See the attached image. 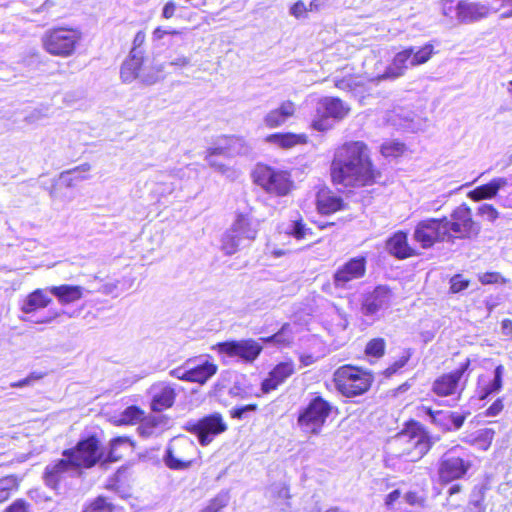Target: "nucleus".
<instances>
[{
  "instance_id": "nucleus-1",
  "label": "nucleus",
  "mask_w": 512,
  "mask_h": 512,
  "mask_svg": "<svg viewBox=\"0 0 512 512\" xmlns=\"http://www.w3.org/2000/svg\"><path fill=\"white\" fill-rule=\"evenodd\" d=\"M331 177L336 185L359 187L375 182L376 172L361 141L348 142L339 147L331 164Z\"/></svg>"
},
{
  "instance_id": "nucleus-2",
  "label": "nucleus",
  "mask_w": 512,
  "mask_h": 512,
  "mask_svg": "<svg viewBox=\"0 0 512 512\" xmlns=\"http://www.w3.org/2000/svg\"><path fill=\"white\" fill-rule=\"evenodd\" d=\"M437 441L416 421H410L390 442L387 465L395 458L406 462H416L423 458Z\"/></svg>"
},
{
  "instance_id": "nucleus-3",
  "label": "nucleus",
  "mask_w": 512,
  "mask_h": 512,
  "mask_svg": "<svg viewBox=\"0 0 512 512\" xmlns=\"http://www.w3.org/2000/svg\"><path fill=\"white\" fill-rule=\"evenodd\" d=\"M334 410L332 403L315 394L299 410L297 424L304 433L319 435Z\"/></svg>"
},
{
  "instance_id": "nucleus-4",
  "label": "nucleus",
  "mask_w": 512,
  "mask_h": 512,
  "mask_svg": "<svg viewBox=\"0 0 512 512\" xmlns=\"http://www.w3.org/2000/svg\"><path fill=\"white\" fill-rule=\"evenodd\" d=\"M434 47L427 43L423 47H408L398 52L393 57L390 65L387 66L385 72L378 75L373 80L397 79L405 74L410 67H415L426 63L433 55Z\"/></svg>"
},
{
  "instance_id": "nucleus-5",
  "label": "nucleus",
  "mask_w": 512,
  "mask_h": 512,
  "mask_svg": "<svg viewBox=\"0 0 512 512\" xmlns=\"http://www.w3.org/2000/svg\"><path fill=\"white\" fill-rule=\"evenodd\" d=\"M374 378L359 367L343 365L334 372V382L339 393L347 398L356 397L369 390Z\"/></svg>"
},
{
  "instance_id": "nucleus-6",
  "label": "nucleus",
  "mask_w": 512,
  "mask_h": 512,
  "mask_svg": "<svg viewBox=\"0 0 512 512\" xmlns=\"http://www.w3.org/2000/svg\"><path fill=\"white\" fill-rule=\"evenodd\" d=\"M82 38L78 29L68 27H56L45 31L42 36L44 49L51 55L69 57Z\"/></svg>"
},
{
  "instance_id": "nucleus-7",
  "label": "nucleus",
  "mask_w": 512,
  "mask_h": 512,
  "mask_svg": "<svg viewBox=\"0 0 512 512\" xmlns=\"http://www.w3.org/2000/svg\"><path fill=\"white\" fill-rule=\"evenodd\" d=\"M198 453V448L193 440L179 435L168 443L163 461L171 470H186L192 466Z\"/></svg>"
},
{
  "instance_id": "nucleus-8",
  "label": "nucleus",
  "mask_w": 512,
  "mask_h": 512,
  "mask_svg": "<svg viewBox=\"0 0 512 512\" xmlns=\"http://www.w3.org/2000/svg\"><path fill=\"white\" fill-rule=\"evenodd\" d=\"M257 231V223L246 215H237L231 228L222 237V250L226 255H233L239 248L249 245L256 238Z\"/></svg>"
},
{
  "instance_id": "nucleus-9",
  "label": "nucleus",
  "mask_w": 512,
  "mask_h": 512,
  "mask_svg": "<svg viewBox=\"0 0 512 512\" xmlns=\"http://www.w3.org/2000/svg\"><path fill=\"white\" fill-rule=\"evenodd\" d=\"M449 243L456 239H472L478 236L480 225L473 220L472 211L462 204L455 208L450 218L443 217Z\"/></svg>"
},
{
  "instance_id": "nucleus-10",
  "label": "nucleus",
  "mask_w": 512,
  "mask_h": 512,
  "mask_svg": "<svg viewBox=\"0 0 512 512\" xmlns=\"http://www.w3.org/2000/svg\"><path fill=\"white\" fill-rule=\"evenodd\" d=\"M62 455L68 457L80 472L104 459V451L95 435L82 437L75 447L64 450Z\"/></svg>"
},
{
  "instance_id": "nucleus-11",
  "label": "nucleus",
  "mask_w": 512,
  "mask_h": 512,
  "mask_svg": "<svg viewBox=\"0 0 512 512\" xmlns=\"http://www.w3.org/2000/svg\"><path fill=\"white\" fill-rule=\"evenodd\" d=\"M253 175L259 186L275 196H286L293 187V181L287 171L268 165L258 164Z\"/></svg>"
},
{
  "instance_id": "nucleus-12",
  "label": "nucleus",
  "mask_w": 512,
  "mask_h": 512,
  "mask_svg": "<svg viewBox=\"0 0 512 512\" xmlns=\"http://www.w3.org/2000/svg\"><path fill=\"white\" fill-rule=\"evenodd\" d=\"M185 429L197 437L201 446H207L215 437L224 433L228 426L222 415L215 412L197 420L191 419L187 421Z\"/></svg>"
},
{
  "instance_id": "nucleus-13",
  "label": "nucleus",
  "mask_w": 512,
  "mask_h": 512,
  "mask_svg": "<svg viewBox=\"0 0 512 512\" xmlns=\"http://www.w3.org/2000/svg\"><path fill=\"white\" fill-rule=\"evenodd\" d=\"M460 449L453 448L439 460L438 477L443 484L463 478L471 467V463L465 454L459 453Z\"/></svg>"
},
{
  "instance_id": "nucleus-14",
  "label": "nucleus",
  "mask_w": 512,
  "mask_h": 512,
  "mask_svg": "<svg viewBox=\"0 0 512 512\" xmlns=\"http://www.w3.org/2000/svg\"><path fill=\"white\" fill-rule=\"evenodd\" d=\"M217 365L203 359H189L183 366L172 369L169 374L179 380L204 384L217 372Z\"/></svg>"
},
{
  "instance_id": "nucleus-15",
  "label": "nucleus",
  "mask_w": 512,
  "mask_h": 512,
  "mask_svg": "<svg viewBox=\"0 0 512 512\" xmlns=\"http://www.w3.org/2000/svg\"><path fill=\"white\" fill-rule=\"evenodd\" d=\"M367 259L365 256L352 257L335 270L332 280L336 289L350 290L354 283L366 274Z\"/></svg>"
},
{
  "instance_id": "nucleus-16",
  "label": "nucleus",
  "mask_w": 512,
  "mask_h": 512,
  "mask_svg": "<svg viewBox=\"0 0 512 512\" xmlns=\"http://www.w3.org/2000/svg\"><path fill=\"white\" fill-rule=\"evenodd\" d=\"M413 237L424 249L432 247L437 242H448L443 217L420 221L415 227Z\"/></svg>"
},
{
  "instance_id": "nucleus-17",
  "label": "nucleus",
  "mask_w": 512,
  "mask_h": 512,
  "mask_svg": "<svg viewBox=\"0 0 512 512\" xmlns=\"http://www.w3.org/2000/svg\"><path fill=\"white\" fill-rule=\"evenodd\" d=\"M215 349L222 355L252 363L261 353L262 345L253 339L231 340L217 343Z\"/></svg>"
},
{
  "instance_id": "nucleus-18",
  "label": "nucleus",
  "mask_w": 512,
  "mask_h": 512,
  "mask_svg": "<svg viewBox=\"0 0 512 512\" xmlns=\"http://www.w3.org/2000/svg\"><path fill=\"white\" fill-rule=\"evenodd\" d=\"M80 474L81 472L74 463L68 457H63L46 466L43 479L49 488L58 490L62 485H65L68 478L76 477Z\"/></svg>"
},
{
  "instance_id": "nucleus-19",
  "label": "nucleus",
  "mask_w": 512,
  "mask_h": 512,
  "mask_svg": "<svg viewBox=\"0 0 512 512\" xmlns=\"http://www.w3.org/2000/svg\"><path fill=\"white\" fill-rule=\"evenodd\" d=\"M349 110V107L341 99L325 97L318 102L317 114L320 118L313 121V127L318 131H325L330 127L329 118L342 119Z\"/></svg>"
},
{
  "instance_id": "nucleus-20",
  "label": "nucleus",
  "mask_w": 512,
  "mask_h": 512,
  "mask_svg": "<svg viewBox=\"0 0 512 512\" xmlns=\"http://www.w3.org/2000/svg\"><path fill=\"white\" fill-rule=\"evenodd\" d=\"M470 363V359L467 358L454 371L443 374L435 379L432 385V391L441 397L455 394L460 381L464 378V382H466L468 379Z\"/></svg>"
},
{
  "instance_id": "nucleus-21",
  "label": "nucleus",
  "mask_w": 512,
  "mask_h": 512,
  "mask_svg": "<svg viewBox=\"0 0 512 512\" xmlns=\"http://www.w3.org/2000/svg\"><path fill=\"white\" fill-rule=\"evenodd\" d=\"M224 141L225 145L209 148L207 150V155L205 157L209 166L220 172L225 171V165L221 162L216 161L215 156H232L236 154H247L249 152V147L247 146L245 141L240 137H225Z\"/></svg>"
},
{
  "instance_id": "nucleus-22",
  "label": "nucleus",
  "mask_w": 512,
  "mask_h": 512,
  "mask_svg": "<svg viewBox=\"0 0 512 512\" xmlns=\"http://www.w3.org/2000/svg\"><path fill=\"white\" fill-rule=\"evenodd\" d=\"M391 299L392 291L387 286L379 285L364 296L361 312L365 316H375L379 311L390 306Z\"/></svg>"
},
{
  "instance_id": "nucleus-23",
  "label": "nucleus",
  "mask_w": 512,
  "mask_h": 512,
  "mask_svg": "<svg viewBox=\"0 0 512 512\" xmlns=\"http://www.w3.org/2000/svg\"><path fill=\"white\" fill-rule=\"evenodd\" d=\"M421 411L429 417L433 424L444 431L459 430L465 421V416L463 414L451 411L433 410L426 406H422Z\"/></svg>"
},
{
  "instance_id": "nucleus-24",
  "label": "nucleus",
  "mask_w": 512,
  "mask_h": 512,
  "mask_svg": "<svg viewBox=\"0 0 512 512\" xmlns=\"http://www.w3.org/2000/svg\"><path fill=\"white\" fill-rule=\"evenodd\" d=\"M294 372L295 365L292 361L277 364L269 372L268 377L262 381L261 390L263 393H269L270 391L277 389V387L292 376Z\"/></svg>"
},
{
  "instance_id": "nucleus-25",
  "label": "nucleus",
  "mask_w": 512,
  "mask_h": 512,
  "mask_svg": "<svg viewBox=\"0 0 512 512\" xmlns=\"http://www.w3.org/2000/svg\"><path fill=\"white\" fill-rule=\"evenodd\" d=\"M151 409L154 412H162L170 408L176 398V392L172 385L159 383L151 388Z\"/></svg>"
},
{
  "instance_id": "nucleus-26",
  "label": "nucleus",
  "mask_w": 512,
  "mask_h": 512,
  "mask_svg": "<svg viewBox=\"0 0 512 512\" xmlns=\"http://www.w3.org/2000/svg\"><path fill=\"white\" fill-rule=\"evenodd\" d=\"M508 185V179L505 177H495L488 183L477 186L468 193V198L472 201L478 202L481 200H488L495 198L499 191Z\"/></svg>"
},
{
  "instance_id": "nucleus-27",
  "label": "nucleus",
  "mask_w": 512,
  "mask_h": 512,
  "mask_svg": "<svg viewBox=\"0 0 512 512\" xmlns=\"http://www.w3.org/2000/svg\"><path fill=\"white\" fill-rule=\"evenodd\" d=\"M386 250L398 259H406L415 255V251L408 244L407 233L398 231L386 241Z\"/></svg>"
},
{
  "instance_id": "nucleus-28",
  "label": "nucleus",
  "mask_w": 512,
  "mask_h": 512,
  "mask_svg": "<svg viewBox=\"0 0 512 512\" xmlns=\"http://www.w3.org/2000/svg\"><path fill=\"white\" fill-rule=\"evenodd\" d=\"M143 65V52L140 49H132L128 59L121 66L120 76L123 82L131 83L137 79Z\"/></svg>"
},
{
  "instance_id": "nucleus-29",
  "label": "nucleus",
  "mask_w": 512,
  "mask_h": 512,
  "mask_svg": "<svg viewBox=\"0 0 512 512\" xmlns=\"http://www.w3.org/2000/svg\"><path fill=\"white\" fill-rule=\"evenodd\" d=\"M296 111L295 104L290 101H284L281 105L269 111L264 117V124L268 128H277L287 122L289 118H291Z\"/></svg>"
},
{
  "instance_id": "nucleus-30",
  "label": "nucleus",
  "mask_w": 512,
  "mask_h": 512,
  "mask_svg": "<svg viewBox=\"0 0 512 512\" xmlns=\"http://www.w3.org/2000/svg\"><path fill=\"white\" fill-rule=\"evenodd\" d=\"M47 290L57 298L61 305H68L78 301L83 297L84 292H87L82 286L67 284L51 286Z\"/></svg>"
},
{
  "instance_id": "nucleus-31",
  "label": "nucleus",
  "mask_w": 512,
  "mask_h": 512,
  "mask_svg": "<svg viewBox=\"0 0 512 512\" xmlns=\"http://www.w3.org/2000/svg\"><path fill=\"white\" fill-rule=\"evenodd\" d=\"M491 8L481 2L459 1L460 22H473L486 17Z\"/></svg>"
},
{
  "instance_id": "nucleus-32",
  "label": "nucleus",
  "mask_w": 512,
  "mask_h": 512,
  "mask_svg": "<svg viewBox=\"0 0 512 512\" xmlns=\"http://www.w3.org/2000/svg\"><path fill=\"white\" fill-rule=\"evenodd\" d=\"M504 366L498 365L493 372V379L485 382L484 378H479L478 396L479 399L484 400L489 396L501 391L503 386Z\"/></svg>"
},
{
  "instance_id": "nucleus-33",
  "label": "nucleus",
  "mask_w": 512,
  "mask_h": 512,
  "mask_svg": "<svg viewBox=\"0 0 512 512\" xmlns=\"http://www.w3.org/2000/svg\"><path fill=\"white\" fill-rule=\"evenodd\" d=\"M51 301L52 299L45 290L36 289L23 300L21 311L25 314H33L37 310L47 307Z\"/></svg>"
},
{
  "instance_id": "nucleus-34",
  "label": "nucleus",
  "mask_w": 512,
  "mask_h": 512,
  "mask_svg": "<svg viewBox=\"0 0 512 512\" xmlns=\"http://www.w3.org/2000/svg\"><path fill=\"white\" fill-rule=\"evenodd\" d=\"M336 88L351 93L354 97L363 98L366 93L363 79L359 76L348 75L342 78L335 77Z\"/></svg>"
},
{
  "instance_id": "nucleus-35",
  "label": "nucleus",
  "mask_w": 512,
  "mask_h": 512,
  "mask_svg": "<svg viewBox=\"0 0 512 512\" xmlns=\"http://www.w3.org/2000/svg\"><path fill=\"white\" fill-rule=\"evenodd\" d=\"M316 202L317 209L321 214H332L343 208L342 198L330 191L318 192Z\"/></svg>"
},
{
  "instance_id": "nucleus-36",
  "label": "nucleus",
  "mask_w": 512,
  "mask_h": 512,
  "mask_svg": "<svg viewBox=\"0 0 512 512\" xmlns=\"http://www.w3.org/2000/svg\"><path fill=\"white\" fill-rule=\"evenodd\" d=\"M265 141L269 144L275 145L283 149L292 148L298 144L306 142V136L304 134L295 133H274L270 134L265 138Z\"/></svg>"
},
{
  "instance_id": "nucleus-37",
  "label": "nucleus",
  "mask_w": 512,
  "mask_h": 512,
  "mask_svg": "<svg viewBox=\"0 0 512 512\" xmlns=\"http://www.w3.org/2000/svg\"><path fill=\"white\" fill-rule=\"evenodd\" d=\"M163 426L164 421L162 416L150 415L142 417L137 431L141 437L149 438L158 435L162 431Z\"/></svg>"
},
{
  "instance_id": "nucleus-38",
  "label": "nucleus",
  "mask_w": 512,
  "mask_h": 512,
  "mask_svg": "<svg viewBox=\"0 0 512 512\" xmlns=\"http://www.w3.org/2000/svg\"><path fill=\"white\" fill-rule=\"evenodd\" d=\"M163 69L164 67L162 64H155L150 66L144 64L141 68V72H139L137 79L146 85H153L163 78Z\"/></svg>"
},
{
  "instance_id": "nucleus-39",
  "label": "nucleus",
  "mask_w": 512,
  "mask_h": 512,
  "mask_svg": "<svg viewBox=\"0 0 512 512\" xmlns=\"http://www.w3.org/2000/svg\"><path fill=\"white\" fill-rule=\"evenodd\" d=\"M89 170L90 165L85 163L74 169L62 172L60 174L59 180L62 184L71 187L75 182L87 179V176L84 173H87Z\"/></svg>"
},
{
  "instance_id": "nucleus-40",
  "label": "nucleus",
  "mask_w": 512,
  "mask_h": 512,
  "mask_svg": "<svg viewBox=\"0 0 512 512\" xmlns=\"http://www.w3.org/2000/svg\"><path fill=\"white\" fill-rule=\"evenodd\" d=\"M285 233L297 240L306 238L308 235H312V230L306 226L301 217L293 219L285 228Z\"/></svg>"
},
{
  "instance_id": "nucleus-41",
  "label": "nucleus",
  "mask_w": 512,
  "mask_h": 512,
  "mask_svg": "<svg viewBox=\"0 0 512 512\" xmlns=\"http://www.w3.org/2000/svg\"><path fill=\"white\" fill-rule=\"evenodd\" d=\"M262 340L266 343H274L280 347L288 346L293 340L291 327L289 324H284L277 333L270 337L262 338Z\"/></svg>"
},
{
  "instance_id": "nucleus-42",
  "label": "nucleus",
  "mask_w": 512,
  "mask_h": 512,
  "mask_svg": "<svg viewBox=\"0 0 512 512\" xmlns=\"http://www.w3.org/2000/svg\"><path fill=\"white\" fill-rule=\"evenodd\" d=\"M19 479L15 475H8L0 478V503L6 501L11 493L17 490Z\"/></svg>"
},
{
  "instance_id": "nucleus-43",
  "label": "nucleus",
  "mask_w": 512,
  "mask_h": 512,
  "mask_svg": "<svg viewBox=\"0 0 512 512\" xmlns=\"http://www.w3.org/2000/svg\"><path fill=\"white\" fill-rule=\"evenodd\" d=\"M78 312H72L69 313L65 310H56V309H49L47 311V315L44 317H36L35 315H32L29 319H26L27 321H30L35 324H50L54 320H56L61 315H67L69 318H73L78 316Z\"/></svg>"
},
{
  "instance_id": "nucleus-44",
  "label": "nucleus",
  "mask_w": 512,
  "mask_h": 512,
  "mask_svg": "<svg viewBox=\"0 0 512 512\" xmlns=\"http://www.w3.org/2000/svg\"><path fill=\"white\" fill-rule=\"evenodd\" d=\"M484 499L485 495L483 489H474L464 512H485L486 506L484 505Z\"/></svg>"
},
{
  "instance_id": "nucleus-45",
  "label": "nucleus",
  "mask_w": 512,
  "mask_h": 512,
  "mask_svg": "<svg viewBox=\"0 0 512 512\" xmlns=\"http://www.w3.org/2000/svg\"><path fill=\"white\" fill-rule=\"evenodd\" d=\"M230 495L228 491L219 492L201 512H220L229 503Z\"/></svg>"
},
{
  "instance_id": "nucleus-46",
  "label": "nucleus",
  "mask_w": 512,
  "mask_h": 512,
  "mask_svg": "<svg viewBox=\"0 0 512 512\" xmlns=\"http://www.w3.org/2000/svg\"><path fill=\"white\" fill-rule=\"evenodd\" d=\"M143 414V411L139 407L129 406L121 413L118 422L124 425L133 424L136 421H140Z\"/></svg>"
},
{
  "instance_id": "nucleus-47",
  "label": "nucleus",
  "mask_w": 512,
  "mask_h": 512,
  "mask_svg": "<svg viewBox=\"0 0 512 512\" xmlns=\"http://www.w3.org/2000/svg\"><path fill=\"white\" fill-rule=\"evenodd\" d=\"M129 439L127 437H117L110 441V449L107 457L104 459L105 462H116L121 458V455L117 453V450L121 446H128Z\"/></svg>"
},
{
  "instance_id": "nucleus-48",
  "label": "nucleus",
  "mask_w": 512,
  "mask_h": 512,
  "mask_svg": "<svg viewBox=\"0 0 512 512\" xmlns=\"http://www.w3.org/2000/svg\"><path fill=\"white\" fill-rule=\"evenodd\" d=\"M385 347L386 343L383 338H374L367 343L365 353L367 356L380 358L384 355Z\"/></svg>"
},
{
  "instance_id": "nucleus-49",
  "label": "nucleus",
  "mask_w": 512,
  "mask_h": 512,
  "mask_svg": "<svg viewBox=\"0 0 512 512\" xmlns=\"http://www.w3.org/2000/svg\"><path fill=\"white\" fill-rule=\"evenodd\" d=\"M412 349H404L401 356L395 360L386 370L385 375L390 377L397 373L401 368H403L409 361L412 356Z\"/></svg>"
},
{
  "instance_id": "nucleus-50",
  "label": "nucleus",
  "mask_w": 512,
  "mask_h": 512,
  "mask_svg": "<svg viewBox=\"0 0 512 512\" xmlns=\"http://www.w3.org/2000/svg\"><path fill=\"white\" fill-rule=\"evenodd\" d=\"M440 6L441 12L445 17L460 22L459 2L455 4L454 0H441Z\"/></svg>"
},
{
  "instance_id": "nucleus-51",
  "label": "nucleus",
  "mask_w": 512,
  "mask_h": 512,
  "mask_svg": "<svg viewBox=\"0 0 512 512\" xmlns=\"http://www.w3.org/2000/svg\"><path fill=\"white\" fill-rule=\"evenodd\" d=\"M113 505L108 500L99 496L92 501L82 512H112Z\"/></svg>"
},
{
  "instance_id": "nucleus-52",
  "label": "nucleus",
  "mask_w": 512,
  "mask_h": 512,
  "mask_svg": "<svg viewBox=\"0 0 512 512\" xmlns=\"http://www.w3.org/2000/svg\"><path fill=\"white\" fill-rule=\"evenodd\" d=\"M404 151V144L396 141L383 143L381 153L384 157H396Z\"/></svg>"
},
{
  "instance_id": "nucleus-53",
  "label": "nucleus",
  "mask_w": 512,
  "mask_h": 512,
  "mask_svg": "<svg viewBox=\"0 0 512 512\" xmlns=\"http://www.w3.org/2000/svg\"><path fill=\"white\" fill-rule=\"evenodd\" d=\"M257 410L256 404H248L242 406H236L230 410V415L235 419H244L251 412H255Z\"/></svg>"
},
{
  "instance_id": "nucleus-54",
  "label": "nucleus",
  "mask_w": 512,
  "mask_h": 512,
  "mask_svg": "<svg viewBox=\"0 0 512 512\" xmlns=\"http://www.w3.org/2000/svg\"><path fill=\"white\" fill-rule=\"evenodd\" d=\"M477 213L490 222H494L499 217V213L496 208L493 205L486 203L478 207Z\"/></svg>"
},
{
  "instance_id": "nucleus-55",
  "label": "nucleus",
  "mask_w": 512,
  "mask_h": 512,
  "mask_svg": "<svg viewBox=\"0 0 512 512\" xmlns=\"http://www.w3.org/2000/svg\"><path fill=\"white\" fill-rule=\"evenodd\" d=\"M43 377L42 373L32 372L26 378L13 382L10 384L12 388H23L29 385H32L35 381L41 379Z\"/></svg>"
},
{
  "instance_id": "nucleus-56",
  "label": "nucleus",
  "mask_w": 512,
  "mask_h": 512,
  "mask_svg": "<svg viewBox=\"0 0 512 512\" xmlns=\"http://www.w3.org/2000/svg\"><path fill=\"white\" fill-rule=\"evenodd\" d=\"M450 290L453 293L461 292L469 286V281L464 279L461 275H455L450 280Z\"/></svg>"
},
{
  "instance_id": "nucleus-57",
  "label": "nucleus",
  "mask_w": 512,
  "mask_h": 512,
  "mask_svg": "<svg viewBox=\"0 0 512 512\" xmlns=\"http://www.w3.org/2000/svg\"><path fill=\"white\" fill-rule=\"evenodd\" d=\"M6 512H32L30 504L23 499L15 500L7 507Z\"/></svg>"
},
{
  "instance_id": "nucleus-58",
  "label": "nucleus",
  "mask_w": 512,
  "mask_h": 512,
  "mask_svg": "<svg viewBox=\"0 0 512 512\" xmlns=\"http://www.w3.org/2000/svg\"><path fill=\"white\" fill-rule=\"evenodd\" d=\"M502 280V276L498 272H486L479 276V281L483 285L499 283Z\"/></svg>"
},
{
  "instance_id": "nucleus-59",
  "label": "nucleus",
  "mask_w": 512,
  "mask_h": 512,
  "mask_svg": "<svg viewBox=\"0 0 512 512\" xmlns=\"http://www.w3.org/2000/svg\"><path fill=\"white\" fill-rule=\"evenodd\" d=\"M504 408L503 400L501 398L496 399L486 411V415L490 417L497 416Z\"/></svg>"
},
{
  "instance_id": "nucleus-60",
  "label": "nucleus",
  "mask_w": 512,
  "mask_h": 512,
  "mask_svg": "<svg viewBox=\"0 0 512 512\" xmlns=\"http://www.w3.org/2000/svg\"><path fill=\"white\" fill-rule=\"evenodd\" d=\"M307 10L308 8L305 6L304 2L297 1L290 8V14L295 16L296 18H300L305 14Z\"/></svg>"
},
{
  "instance_id": "nucleus-61",
  "label": "nucleus",
  "mask_w": 512,
  "mask_h": 512,
  "mask_svg": "<svg viewBox=\"0 0 512 512\" xmlns=\"http://www.w3.org/2000/svg\"><path fill=\"white\" fill-rule=\"evenodd\" d=\"M118 288V281L115 282H108L102 284L99 288L96 289V291L104 294V295H111L114 294V292Z\"/></svg>"
},
{
  "instance_id": "nucleus-62",
  "label": "nucleus",
  "mask_w": 512,
  "mask_h": 512,
  "mask_svg": "<svg viewBox=\"0 0 512 512\" xmlns=\"http://www.w3.org/2000/svg\"><path fill=\"white\" fill-rule=\"evenodd\" d=\"M169 64L174 67L183 68L190 64V58L184 55H178L170 59Z\"/></svg>"
},
{
  "instance_id": "nucleus-63",
  "label": "nucleus",
  "mask_w": 512,
  "mask_h": 512,
  "mask_svg": "<svg viewBox=\"0 0 512 512\" xmlns=\"http://www.w3.org/2000/svg\"><path fill=\"white\" fill-rule=\"evenodd\" d=\"M401 497V492L399 489H395L390 492L385 498V505L390 508L394 505V503Z\"/></svg>"
},
{
  "instance_id": "nucleus-64",
  "label": "nucleus",
  "mask_w": 512,
  "mask_h": 512,
  "mask_svg": "<svg viewBox=\"0 0 512 512\" xmlns=\"http://www.w3.org/2000/svg\"><path fill=\"white\" fill-rule=\"evenodd\" d=\"M405 500L410 505H417L422 503V498L418 495L417 492L410 491L405 494Z\"/></svg>"
}]
</instances>
